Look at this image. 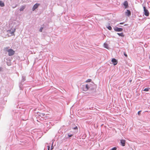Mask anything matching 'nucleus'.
<instances>
[{
	"label": "nucleus",
	"mask_w": 150,
	"mask_h": 150,
	"mask_svg": "<svg viewBox=\"0 0 150 150\" xmlns=\"http://www.w3.org/2000/svg\"><path fill=\"white\" fill-rule=\"evenodd\" d=\"M85 86V87L87 88V89L88 90L89 89V88H90V87H89V84H87Z\"/></svg>",
	"instance_id": "17"
},
{
	"label": "nucleus",
	"mask_w": 150,
	"mask_h": 150,
	"mask_svg": "<svg viewBox=\"0 0 150 150\" xmlns=\"http://www.w3.org/2000/svg\"><path fill=\"white\" fill-rule=\"evenodd\" d=\"M124 55L125 57H127V54H126L125 53H124Z\"/></svg>",
	"instance_id": "28"
},
{
	"label": "nucleus",
	"mask_w": 150,
	"mask_h": 150,
	"mask_svg": "<svg viewBox=\"0 0 150 150\" xmlns=\"http://www.w3.org/2000/svg\"><path fill=\"white\" fill-rule=\"evenodd\" d=\"M111 61L114 65H116L117 63V61L115 58H113Z\"/></svg>",
	"instance_id": "5"
},
{
	"label": "nucleus",
	"mask_w": 150,
	"mask_h": 150,
	"mask_svg": "<svg viewBox=\"0 0 150 150\" xmlns=\"http://www.w3.org/2000/svg\"><path fill=\"white\" fill-rule=\"evenodd\" d=\"M117 25L119 26V27H122V26L121 25H119V24Z\"/></svg>",
	"instance_id": "31"
},
{
	"label": "nucleus",
	"mask_w": 150,
	"mask_h": 150,
	"mask_svg": "<svg viewBox=\"0 0 150 150\" xmlns=\"http://www.w3.org/2000/svg\"><path fill=\"white\" fill-rule=\"evenodd\" d=\"M39 5V4H35L33 6L32 9L33 11H34L36 9L38 6Z\"/></svg>",
	"instance_id": "7"
},
{
	"label": "nucleus",
	"mask_w": 150,
	"mask_h": 150,
	"mask_svg": "<svg viewBox=\"0 0 150 150\" xmlns=\"http://www.w3.org/2000/svg\"><path fill=\"white\" fill-rule=\"evenodd\" d=\"M125 15L128 16H130L131 15V13L130 11L128 10H127V11L125 12Z\"/></svg>",
	"instance_id": "6"
},
{
	"label": "nucleus",
	"mask_w": 150,
	"mask_h": 150,
	"mask_svg": "<svg viewBox=\"0 0 150 150\" xmlns=\"http://www.w3.org/2000/svg\"><path fill=\"white\" fill-rule=\"evenodd\" d=\"M50 146H47V149H48V150H50Z\"/></svg>",
	"instance_id": "27"
},
{
	"label": "nucleus",
	"mask_w": 150,
	"mask_h": 150,
	"mask_svg": "<svg viewBox=\"0 0 150 150\" xmlns=\"http://www.w3.org/2000/svg\"><path fill=\"white\" fill-rule=\"evenodd\" d=\"M0 6L1 7H3L4 6V3L1 1H0Z\"/></svg>",
	"instance_id": "12"
},
{
	"label": "nucleus",
	"mask_w": 150,
	"mask_h": 150,
	"mask_svg": "<svg viewBox=\"0 0 150 150\" xmlns=\"http://www.w3.org/2000/svg\"><path fill=\"white\" fill-rule=\"evenodd\" d=\"M143 8L144 15L147 16H148L149 14L148 11L146 9V8L145 6L143 7Z\"/></svg>",
	"instance_id": "2"
},
{
	"label": "nucleus",
	"mask_w": 150,
	"mask_h": 150,
	"mask_svg": "<svg viewBox=\"0 0 150 150\" xmlns=\"http://www.w3.org/2000/svg\"><path fill=\"white\" fill-rule=\"evenodd\" d=\"M25 76H22V79L21 81V83L23 82L25 80Z\"/></svg>",
	"instance_id": "11"
},
{
	"label": "nucleus",
	"mask_w": 150,
	"mask_h": 150,
	"mask_svg": "<svg viewBox=\"0 0 150 150\" xmlns=\"http://www.w3.org/2000/svg\"><path fill=\"white\" fill-rule=\"evenodd\" d=\"M15 29L14 30H12V31H11V30H9V33H11V34H13L14 32H15Z\"/></svg>",
	"instance_id": "16"
},
{
	"label": "nucleus",
	"mask_w": 150,
	"mask_h": 150,
	"mask_svg": "<svg viewBox=\"0 0 150 150\" xmlns=\"http://www.w3.org/2000/svg\"><path fill=\"white\" fill-rule=\"evenodd\" d=\"M25 8V6H23L20 8L19 10L21 11H22L24 10Z\"/></svg>",
	"instance_id": "10"
},
{
	"label": "nucleus",
	"mask_w": 150,
	"mask_h": 150,
	"mask_svg": "<svg viewBox=\"0 0 150 150\" xmlns=\"http://www.w3.org/2000/svg\"><path fill=\"white\" fill-rule=\"evenodd\" d=\"M117 149L116 147H114L112 148L110 150H116Z\"/></svg>",
	"instance_id": "23"
},
{
	"label": "nucleus",
	"mask_w": 150,
	"mask_h": 150,
	"mask_svg": "<svg viewBox=\"0 0 150 150\" xmlns=\"http://www.w3.org/2000/svg\"><path fill=\"white\" fill-rule=\"evenodd\" d=\"M127 25V24L124 25Z\"/></svg>",
	"instance_id": "34"
},
{
	"label": "nucleus",
	"mask_w": 150,
	"mask_h": 150,
	"mask_svg": "<svg viewBox=\"0 0 150 150\" xmlns=\"http://www.w3.org/2000/svg\"><path fill=\"white\" fill-rule=\"evenodd\" d=\"M150 89V88L149 87H147V88H145L144 90V91H149Z\"/></svg>",
	"instance_id": "13"
},
{
	"label": "nucleus",
	"mask_w": 150,
	"mask_h": 150,
	"mask_svg": "<svg viewBox=\"0 0 150 150\" xmlns=\"http://www.w3.org/2000/svg\"><path fill=\"white\" fill-rule=\"evenodd\" d=\"M15 7H16V6H15ZM15 8V7H13V8Z\"/></svg>",
	"instance_id": "36"
},
{
	"label": "nucleus",
	"mask_w": 150,
	"mask_h": 150,
	"mask_svg": "<svg viewBox=\"0 0 150 150\" xmlns=\"http://www.w3.org/2000/svg\"><path fill=\"white\" fill-rule=\"evenodd\" d=\"M123 5L125 6V9L129 7L128 3L127 1H125L123 3Z\"/></svg>",
	"instance_id": "4"
},
{
	"label": "nucleus",
	"mask_w": 150,
	"mask_h": 150,
	"mask_svg": "<svg viewBox=\"0 0 150 150\" xmlns=\"http://www.w3.org/2000/svg\"><path fill=\"white\" fill-rule=\"evenodd\" d=\"M45 115V114H43V113H42L41 114V115H40V116H44Z\"/></svg>",
	"instance_id": "29"
},
{
	"label": "nucleus",
	"mask_w": 150,
	"mask_h": 150,
	"mask_svg": "<svg viewBox=\"0 0 150 150\" xmlns=\"http://www.w3.org/2000/svg\"><path fill=\"white\" fill-rule=\"evenodd\" d=\"M141 112V111H140L138 112V115H139L140 114Z\"/></svg>",
	"instance_id": "30"
},
{
	"label": "nucleus",
	"mask_w": 150,
	"mask_h": 150,
	"mask_svg": "<svg viewBox=\"0 0 150 150\" xmlns=\"http://www.w3.org/2000/svg\"><path fill=\"white\" fill-rule=\"evenodd\" d=\"M19 88L20 89H22V86H23V84H22V83L19 84Z\"/></svg>",
	"instance_id": "15"
},
{
	"label": "nucleus",
	"mask_w": 150,
	"mask_h": 150,
	"mask_svg": "<svg viewBox=\"0 0 150 150\" xmlns=\"http://www.w3.org/2000/svg\"><path fill=\"white\" fill-rule=\"evenodd\" d=\"M117 34L120 36H121L122 37H124L125 36L123 34V33H117Z\"/></svg>",
	"instance_id": "9"
},
{
	"label": "nucleus",
	"mask_w": 150,
	"mask_h": 150,
	"mask_svg": "<svg viewBox=\"0 0 150 150\" xmlns=\"http://www.w3.org/2000/svg\"><path fill=\"white\" fill-rule=\"evenodd\" d=\"M149 68L150 69V66H149Z\"/></svg>",
	"instance_id": "35"
},
{
	"label": "nucleus",
	"mask_w": 150,
	"mask_h": 150,
	"mask_svg": "<svg viewBox=\"0 0 150 150\" xmlns=\"http://www.w3.org/2000/svg\"><path fill=\"white\" fill-rule=\"evenodd\" d=\"M2 70L1 67H0V71H1Z\"/></svg>",
	"instance_id": "33"
},
{
	"label": "nucleus",
	"mask_w": 150,
	"mask_h": 150,
	"mask_svg": "<svg viewBox=\"0 0 150 150\" xmlns=\"http://www.w3.org/2000/svg\"><path fill=\"white\" fill-rule=\"evenodd\" d=\"M53 142H52V145L51 147V149H50V150H52V149H53Z\"/></svg>",
	"instance_id": "25"
},
{
	"label": "nucleus",
	"mask_w": 150,
	"mask_h": 150,
	"mask_svg": "<svg viewBox=\"0 0 150 150\" xmlns=\"http://www.w3.org/2000/svg\"><path fill=\"white\" fill-rule=\"evenodd\" d=\"M91 79H87L86 81V82H91Z\"/></svg>",
	"instance_id": "20"
},
{
	"label": "nucleus",
	"mask_w": 150,
	"mask_h": 150,
	"mask_svg": "<svg viewBox=\"0 0 150 150\" xmlns=\"http://www.w3.org/2000/svg\"><path fill=\"white\" fill-rule=\"evenodd\" d=\"M73 129H78V127L77 126H76L74 127H73Z\"/></svg>",
	"instance_id": "26"
},
{
	"label": "nucleus",
	"mask_w": 150,
	"mask_h": 150,
	"mask_svg": "<svg viewBox=\"0 0 150 150\" xmlns=\"http://www.w3.org/2000/svg\"><path fill=\"white\" fill-rule=\"evenodd\" d=\"M124 23H120L119 24H122Z\"/></svg>",
	"instance_id": "32"
},
{
	"label": "nucleus",
	"mask_w": 150,
	"mask_h": 150,
	"mask_svg": "<svg viewBox=\"0 0 150 150\" xmlns=\"http://www.w3.org/2000/svg\"><path fill=\"white\" fill-rule=\"evenodd\" d=\"M104 47L105 48H108V45L107 44L105 43H104Z\"/></svg>",
	"instance_id": "18"
},
{
	"label": "nucleus",
	"mask_w": 150,
	"mask_h": 150,
	"mask_svg": "<svg viewBox=\"0 0 150 150\" xmlns=\"http://www.w3.org/2000/svg\"><path fill=\"white\" fill-rule=\"evenodd\" d=\"M72 136L73 135L72 134H68V137H72Z\"/></svg>",
	"instance_id": "21"
},
{
	"label": "nucleus",
	"mask_w": 150,
	"mask_h": 150,
	"mask_svg": "<svg viewBox=\"0 0 150 150\" xmlns=\"http://www.w3.org/2000/svg\"><path fill=\"white\" fill-rule=\"evenodd\" d=\"M43 29V27H41L39 30V31L40 32H42V31Z\"/></svg>",
	"instance_id": "22"
},
{
	"label": "nucleus",
	"mask_w": 150,
	"mask_h": 150,
	"mask_svg": "<svg viewBox=\"0 0 150 150\" xmlns=\"http://www.w3.org/2000/svg\"><path fill=\"white\" fill-rule=\"evenodd\" d=\"M9 47H6L4 48V50L6 52H7L8 55L9 56L13 55L15 53V52L12 49H8Z\"/></svg>",
	"instance_id": "1"
},
{
	"label": "nucleus",
	"mask_w": 150,
	"mask_h": 150,
	"mask_svg": "<svg viewBox=\"0 0 150 150\" xmlns=\"http://www.w3.org/2000/svg\"><path fill=\"white\" fill-rule=\"evenodd\" d=\"M107 27V28L110 30H111L112 29V27L110 26H109Z\"/></svg>",
	"instance_id": "19"
},
{
	"label": "nucleus",
	"mask_w": 150,
	"mask_h": 150,
	"mask_svg": "<svg viewBox=\"0 0 150 150\" xmlns=\"http://www.w3.org/2000/svg\"><path fill=\"white\" fill-rule=\"evenodd\" d=\"M125 140H121L120 141V143L121 145L122 146H124L125 145Z\"/></svg>",
	"instance_id": "8"
},
{
	"label": "nucleus",
	"mask_w": 150,
	"mask_h": 150,
	"mask_svg": "<svg viewBox=\"0 0 150 150\" xmlns=\"http://www.w3.org/2000/svg\"><path fill=\"white\" fill-rule=\"evenodd\" d=\"M46 124L47 125V127L49 128V129L50 128V127H49L50 124H48V123H47Z\"/></svg>",
	"instance_id": "24"
},
{
	"label": "nucleus",
	"mask_w": 150,
	"mask_h": 150,
	"mask_svg": "<svg viewBox=\"0 0 150 150\" xmlns=\"http://www.w3.org/2000/svg\"><path fill=\"white\" fill-rule=\"evenodd\" d=\"M83 90L84 91H87L88 89L85 86H83Z\"/></svg>",
	"instance_id": "14"
},
{
	"label": "nucleus",
	"mask_w": 150,
	"mask_h": 150,
	"mask_svg": "<svg viewBox=\"0 0 150 150\" xmlns=\"http://www.w3.org/2000/svg\"><path fill=\"white\" fill-rule=\"evenodd\" d=\"M115 30L117 32H121L123 31V29L121 28H119L116 26H115L114 28Z\"/></svg>",
	"instance_id": "3"
}]
</instances>
